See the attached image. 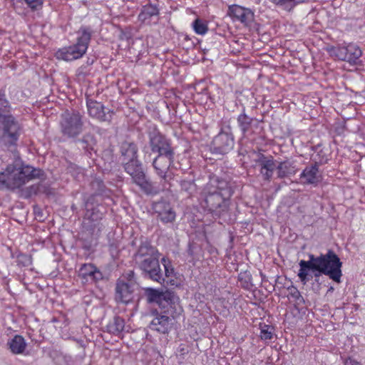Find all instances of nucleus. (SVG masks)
Wrapping results in <instances>:
<instances>
[{
	"instance_id": "473e14b6",
	"label": "nucleus",
	"mask_w": 365,
	"mask_h": 365,
	"mask_svg": "<svg viewBox=\"0 0 365 365\" xmlns=\"http://www.w3.org/2000/svg\"><path fill=\"white\" fill-rule=\"evenodd\" d=\"M146 297L149 302L160 304L165 299L164 294L157 289L148 288L145 290Z\"/></svg>"
},
{
	"instance_id": "4468645a",
	"label": "nucleus",
	"mask_w": 365,
	"mask_h": 365,
	"mask_svg": "<svg viewBox=\"0 0 365 365\" xmlns=\"http://www.w3.org/2000/svg\"><path fill=\"white\" fill-rule=\"evenodd\" d=\"M134 286V283H126L123 280L118 279L115 287L116 301L124 304L131 302L133 298Z\"/></svg>"
},
{
	"instance_id": "f8f14e48",
	"label": "nucleus",
	"mask_w": 365,
	"mask_h": 365,
	"mask_svg": "<svg viewBox=\"0 0 365 365\" xmlns=\"http://www.w3.org/2000/svg\"><path fill=\"white\" fill-rule=\"evenodd\" d=\"M150 146L152 152L158 153V155L175 154L170 140L159 132L154 133L150 136Z\"/></svg>"
},
{
	"instance_id": "ea45409f",
	"label": "nucleus",
	"mask_w": 365,
	"mask_h": 365,
	"mask_svg": "<svg viewBox=\"0 0 365 365\" xmlns=\"http://www.w3.org/2000/svg\"><path fill=\"white\" fill-rule=\"evenodd\" d=\"M290 296L296 300H298L302 297L299 290L295 287L290 292Z\"/></svg>"
},
{
	"instance_id": "bb28decb",
	"label": "nucleus",
	"mask_w": 365,
	"mask_h": 365,
	"mask_svg": "<svg viewBox=\"0 0 365 365\" xmlns=\"http://www.w3.org/2000/svg\"><path fill=\"white\" fill-rule=\"evenodd\" d=\"M125 327V321L120 317H115L113 321L107 326L108 331L113 335L119 336Z\"/></svg>"
},
{
	"instance_id": "5701e85b",
	"label": "nucleus",
	"mask_w": 365,
	"mask_h": 365,
	"mask_svg": "<svg viewBox=\"0 0 365 365\" xmlns=\"http://www.w3.org/2000/svg\"><path fill=\"white\" fill-rule=\"evenodd\" d=\"M11 352L14 354H21L26 348V342L24 338L19 334H16L7 343Z\"/></svg>"
},
{
	"instance_id": "cd10ccee",
	"label": "nucleus",
	"mask_w": 365,
	"mask_h": 365,
	"mask_svg": "<svg viewBox=\"0 0 365 365\" xmlns=\"http://www.w3.org/2000/svg\"><path fill=\"white\" fill-rule=\"evenodd\" d=\"M238 282L244 289L250 290L253 287L252 277L250 272H241L238 274Z\"/></svg>"
},
{
	"instance_id": "6e6552de",
	"label": "nucleus",
	"mask_w": 365,
	"mask_h": 365,
	"mask_svg": "<svg viewBox=\"0 0 365 365\" xmlns=\"http://www.w3.org/2000/svg\"><path fill=\"white\" fill-rule=\"evenodd\" d=\"M0 123L3 131V138L10 145H16L22 129L19 120L12 114L0 113Z\"/></svg>"
},
{
	"instance_id": "a211bd4d",
	"label": "nucleus",
	"mask_w": 365,
	"mask_h": 365,
	"mask_svg": "<svg viewBox=\"0 0 365 365\" xmlns=\"http://www.w3.org/2000/svg\"><path fill=\"white\" fill-rule=\"evenodd\" d=\"M260 165V173L262 174L264 180L270 182L274 169L277 168L275 162L272 157L267 158L262 155L261 158L257 161Z\"/></svg>"
},
{
	"instance_id": "7ed1b4c3",
	"label": "nucleus",
	"mask_w": 365,
	"mask_h": 365,
	"mask_svg": "<svg viewBox=\"0 0 365 365\" xmlns=\"http://www.w3.org/2000/svg\"><path fill=\"white\" fill-rule=\"evenodd\" d=\"M42 173L41 170L29 165L9 164L4 170L0 173V190L19 189L31 180L39 178Z\"/></svg>"
},
{
	"instance_id": "2f4dec72",
	"label": "nucleus",
	"mask_w": 365,
	"mask_h": 365,
	"mask_svg": "<svg viewBox=\"0 0 365 365\" xmlns=\"http://www.w3.org/2000/svg\"><path fill=\"white\" fill-rule=\"evenodd\" d=\"M192 26L195 33L201 36L206 34L209 30L207 22L200 18L192 22Z\"/></svg>"
},
{
	"instance_id": "ddd939ff",
	"label": "nucleus",
	"mask_w": 365,
	"mask_h": 365,
	"mask_svg": "<svg viewBox=\"0 0 365 365\" xmlns=\"http://www.w3.org/2000/svg\"><path fill=\"white\" fill-rule=\"evenodd\" d=\"M234 138L227 133L222 132L217 135L212 142L213 153L225 155L232 150Z\"/></svg>"
},
{
	"instance_id": "c756f323",
	"label": "nucleus",
	"mask_w": 365,
	"mask_h": 365,
	"mask_svg": "<svg viewBox=\"0 0 365 365\" xmlns=\"http://www.w3.org/2000/svg\"><path fill=\"white\" fill-rule=\"evenodd\" d=\"M86 212L84 217V223H86V220H89L92 222H93V225H91V227L96 226V222H98L102 217V214L100 213L98 210H96V208H92L90 210L88 208V203L87 202L86 205Z\"/></svg>"
},
{
	"instance_id": "aec40b11",
	"label": "nucleus",
	"mask_w": 365,
	"mask_h": 365,
	"mask_svg": "<svg viewBox=\"0 0 365 365\" xmlns=\"http://www.w3.org/2000/svg\"><path fill=\"white\" fill-rule=\"evenodd\" d=\"M253 121L254 118L246 114L245 108H244L242 112L237 118V125L244 138H247L252 133Z\"/></svg>"
},
{
	"instance_id": "412c9836",
	"label": "nucleus",
	"mask_w": 365,
	"mask_h": 365,
	"mask_svg": "<svg viewBox=\"0 0 365 365\" xmlns=\"http://www.w3.org/2000/svg\"><path fill=\"white\" fill-rule=\"evenodd\" d=\"M170 318L165 314H156L150 323V329L162 334L168 332L170 328Z\"/></svg>"
},
{
	"instance_id": "39448f33",
	"label": "nucleus",
	"mask_w": 365,
	"mask_h": 365,
	"mask_svg": "<svg viewBox=\"0 0 365 365\" xmlns=\"http://www.w3.org/2000/svg\"><path fill=\"white\" fill-rule=\"evenodd\" d=\"M92 31L89 27H81L78 31L76 43L72 46L58 49L56 53L58 59L70 61L81 58L87 51Z\"/></svg>"
},
{
	"instance_id": "dca6fc26",
	"label": "nucleus",
	"mask_w": 365,
	"mask_h": 365,
	"mask_svg": "<svg viewBox=\"0 0 365 365\" xmlns=\"http://www.w3.org/2000/svg\"><path fill=\"white\" fill-rule=\"evenodd\" d=\"M86 106L88 113L91 118H96L101 122L110 120L111 116H110V118L107 117L105 107L101 103L93 99H87Z\"/></svg>"
},
{
	"instance_id": "1a4fd4ad",
	"label": "nucleus",
	"mask_w": 365,
	"mask_h": 365,
	"mask_svg": "<svg viewBox=\"0 0 365 365\" xmlns=\"http://www.w3.org/2000/svg\"><path fill=\"white\" fill-rule=\"evenodd\" d=\"M61 132L69 138L78 136L83 130L82 116L78 112L66 110L61 115Z\"/></svg>"
},
{
	"instance_id": "423d86ee",
	"label": "nucleus",
	"mask_w": 365,
	"mask_h": 365,
	"mask_svg": "<svg viewBox=\"0 0 365 365\" xmlns=\"http://www.w3.org/2000/svg\"><path fill=\"white\" fill-rule=\"evenodd\" d=\"M175 154H161L158 155L153 162V166L155 170L156 174L164 181L171 179V175H173V170H180L184 172L187 170L183 168L182 164L178 161H174Z\"/></svg>"
},
{
	"instance_id": "0eeeda50",
	"label": "nucleus",
	"mask_w": 365,
	"mask_h": 365,
	"mask_svg": "<svg viewBox=\"0 0 365 365\" xmlns=\"http://www.w3.org/2000/svg\"><path fill=\"white\" fill-rule=\"evenodd\" d=\"M125 170L131 176L133 182L139 186L144 193L150 195L155 192L152 182L147 179L141 165L138 160L126 163Z\"/></svg>"
},
{
	"instance_id": "393cba45",
	"label": "nucleus",
	"mask_w": 365,
	"mask_h": 365,
	"mask_svg": "<svg viewBox=\"0 0 365 365\" xmlns=\"http://www.w3.org/2000/svg\"><path fill=\"white\" fill-rule=\"evenodd\" d=\"M122 155L128 160V162L137 160L138 148L134 143L123 142L120 146Z\"/></svg>"
},
{
	"instance_id": "e433bc0d",
	"label": "nucleus",
	"mask_w": 365,
	"mask_h": 365,
	"mask_svg": "<svg viewBox=\"0 0 365 365\" xmlns=\"http://www.w3.org/2000/svg\"><path fill=\"white\" fill-rule=\"evenodd\" d=\"M0 110L4 112H10L11 105L4 93H0Z\"/></svg>"
},
{
	"instance_id": "58836bf2",
	"label": "nucleus",
	"mask_w": 365,
	"mask_h": 365,
	"mask_svg": "<svg viewBox=\"0 0 365 365\" xmlns=\"http://www.w3.org/2000/svg\"><path fill=\"white\" fill-rule=\"evenodd\" d=\"M178 352L182 359H185V356L188 354L189 351L185 345L180 344L178 347Z\"/></svg>"
},
{
	"instance_id": "6ab92c4d",
	"label": "nucleus",
	"mask_w": 365,
	"mask_h": 365,
	"mask_svg": "<svg viewBox=\"0 0 365 365\" xmlns=\"http://www.w3.org/2000/svg\"><path fill=\"white\" fill-rule=\"evenodd\" d=\"M299 177L304 184L317 185L319 182V166L317 164H312L306 167Z\"/></svg>"
},
{
	"instance_id": "c9c22d12",
	"label": "nucleus",
	"mask_w": 365,
	"mask_h": 365,
	"mask_svg": "<svg viewBox=\"0 0 365 365\" xmlns=\"http://www.w3.org/2000/svg\"><path fill=\"white\" fill-rule=\"evenodd\" d=\"M25 3L31 11H36L41 9L43 0H24Z\"/></svg>"
},
{
	"instance_id": "f3484780",
	"label": "nucleus",
	"mask_w": 365,
	"mask_h": 365,
	"mask_svg": "<svg viewBox=\"0 0 365 365\" xmlns=\"http://www.w3.org/2000/svg\"><path fill=\"white\" fill-rule=\"evenodd\" d=\"M160 11L157 5L148 4L142 7L138 19L142 24L150 26L153 18L158 17Z\"/></svg>"
},
{
	"instance_id": "4c0bfd02",
	"label": "nucleus",
	"mask_w": 365,
	"mask_h": 365,
	"mask_svg": "<svg viewBox=\"0 0 365 365\" xmlns=\"http://www.w3.org/2000/svg\"><path fill=\"white\" fill-rule=\"evenodd\" d=\"M162 263L165 267V276L168 277L173 276L174 274V269L172 267L171 262L168 259L163 257L162 259Z\"/></svg>"
},
{
	"instance_id": "72a5a7b5",
	"label": "nucleus",
	"mask_w": 365,
	"mask_h": 365,
	"mask_svg": "<svg viewBox=\"0 0 365 365\" xmlns=\"http://www.w3.org/2000/svg\"><path fill=\"white\" fill-rule=\"evenodd\" d=\"M260 334L259 336L262 340L267 341L271 340L273 338L274 328L264 323L259 324Z\"/></svg>"
},
{
	"instance_id": "79ce46f5",
	"label": "nucleus",
	"mask_w": 365,
	"mask_h": 365,
	"mask_svg": "<svg viewBox=\"0 0 365 365\" xmlns=\"http://www.w3.org/2000/svg\"><path fill=\"white\" fill-rule=\"evenodd\" d=\"M344 365H361L360 362L356 361L355 359L349 357L344 361Z\"/></svg>"
},
{
	"instance_id": "37998d69",
	"label": "nucleus",
	"mask_w": 365,
	"mask_h": 365,
	"mask_svg": "<svg viewBox=\"0 0 365 365\" xmlns=\"http://www.w3.org/2000/svg\"><path fill=\"white\" fill-rule=\"evenodd\" d=\"M180 185L182 189L187 190L189 188V187L192 185V183L190 181H182Z\"/></svg>"
},
{
	"instance_id": "f03ea898",
	"label": "nucleus",
	"mask_w": 365,
	"mask_h": 365,
	"mask_svg": "<svg viewBox=\"0 0 365 365\" xmlns=\"http://www.w3.org/2000/svg\"><path fill=\"white\" fill-rule=\"evenodd\" d=\"M232 194L227 181L217 177L210 178L205 188L206 208L216 215H221L227 211Z\"/></svg>"
},
{
	"instance_id": "9d476101",
	"label": "nucleus",
	"mask_w": 365,
	"mask_h": 365,
	"mask_svg": "<svg viewBox=\"0 0 365 365\" xmlns=\"http://www.w3.org/2000/svg\"><path fill=\"white\" fill-rule=\"evenodd\" d=\"M227 15L233 22H239L244 26H250L255 19L254 11L238 4L228 6Z\"/></svg>"
},
{
	"instance_id": "7c9ffc66",
	"label": "nucleus",
	"mask_w": 365,
	"mask_h": 365,
	"mask_svg": "<svg viewBox=\"0 0 365 365\" xmlns=\"http://www.w3.org/2000/svg\"><path fill=\"white\" fill-rule=\"evenodd\" d=\"M275 5L282 7L287 11H291L297 4L307 1L308 0H269Z\"/></svg>"
},
{
	"instance_id": "9b49d317",
	"label": "nucleus",
	"mask_w": 365,
	"mask_h": 365,
	"mask_svg": "<svg viewBox=\"0 0 365 365\" xmlns=\"http://www.w3.org/2000/svg\"><path fill=\"white\" fill-rule=\"evenodd\" d=\"M153 212L163 224L173 223L176 218V213L171 204L161 200L153 204Z\"/></svg>"
},
{
	"instance_id": "20e7f679",
	"label": "nucleus",
	"mask_w": 365,
	"mask_h": 365,
	"mask_svg": "<svg viewBox=\"0 0 365 365\" xmlns=\"http://www.w3.org/2000/svg\"><path fill=\"white\" fill-rule=\"evenodd\" d=\"M159 252L157 249L145 243L139 247L135 254V261L139 268L153 281L160 282L163 279L159 264Z\"/></svg>"
},
{
	"instance_id": "f257e3e1",
	"label": "nucleus",
	"mask_w": 365,
	"mask_h": 365,
	"mask_svg": "<svg viewBox=\"0 0 365 365\" xmlns=\"http://www.w3.org/2000/svg\"><path fill=\"white\" fill-rule=\"evenodd\" d=\"M299 265V270L297 276L304 283L313 277H319L322 274L328 276L330 279L336 283L341 282L342 262L338 255L331 250L319 256L310 254L309 260L302 259Z\"/></svg>"
},
{
	"instance_id": "a19ab883",
	"label": "nucleus",
	"mask_w": 365,
	"mask_h": 365,
	"mask_svg": "<svg viewBox=\"0 0 365 365\" xmlns=\"http://www.w3.org/2000/svg\"><path fill=\"white\" fill-rule=\"evenodd\" d=\"M135 273L133 271L130 270L128 273H126L125 278L127 279L128 282H125L126 283H134L133 279H134Z\"/></svg>"
},
{
	"instance_id": "c03bdc74",
	"label": "nucleus",
	"mask_w": 365,
	"mask_h": 365,
	"mask_svg": "<svg viewBox=\"0 0 365 365\" xmlns=\"http://www.w3.org/2000/svg\"><path fill=\"white\" fill-rule=\"evenodd\" d=\"M108 113H111L113 114V110H109Z\"/></svg>"
},
{
	"instance_id": "f704fd0d",
	"label": "nucleus",
	"mask_w": 365,
	"mask_h": 365,
	"mask_svg": "<svg viewBox=\"0 0 365 365\" xmlns=\"http://www.w3.org/2000/svg\"><path fill=\"white\" fill-rule=\"evenodd\" d=\"M33 259L31 255L20 253L17 255V264L21 267H29L32 264Z\"/></svg>"
},
{
	"instance_id": "b1692460",
	"label": "nucleus",
	"mask_w": 365,
	"mask_h": 365,
	"mask_svg": "<svg viewBox=\"0 0 365 365\" xmlns=\"http://www.w3.org/2000/svg\"><path fill=\"white\" fill-rule=\"evenodd\" d=\"M346 55L347 56L346 62L355 64L361 56L362 51L356 44L349 43L346 45Z\"/></svg>"
},
{
	"instance_id": "c85d7f7f",
	"label": "nucleus",
	"mask_w": 365,
	"mask_h": 365,
	"mask_svg": "<svg viewBox=\"0 0 365 365\" xmlns=\"http://www.w3.org/2000/svg\"><path fill=\"white\" fill-rule=\"evenodd\" d=\"M328 160L329 158L326 150L317 145L315 148V153L312 155V160L314 162V164H317L319 167L320 165L327 163Z\"/></svg>"
},
{
	"instance_id": "2eb2a0df",
	"label": "nucleus",
	"mask_w": 365,
	"mask_h": 365,
	"mask_svg": "<svg viewBox=\"0 0 365 365\" xmlns=\"http://www.w3.org/2000/svg\"><path fill=\"white\" fill-rule=\"evenodd\" d=\"M78 277L85 282H97L102 279L103 274L93 264L84 263L79 269Z\"/></svg>"
},
{
	"instance_id": "a878e982",
	"label": "nucleus",
	"mask_w": 365,
	"mask_h": 365,
	"mask_svg": "<svg viewBox=\"0 0 365 365\" xmlns=\"http://www.w3.org/2000/svg\"><path fill=\"white\" fill-rule=\"evenodd\" d=\"M329 55L334 60L346 61V45L331 46L327 49Z\"/></svg>"
},
{
	"instance_id": "4be33fe9",
	"label": "nucleus",
	"mask_w": 365,
	"mask_h": 365,
	"mask_svg": "<svg viewBox=\"0 0 365 365\" xmlns=\"http://www.w3.org/2000/svg\"><path fill=\"white\" fill-rule=\"evenodd\" d=\"M276 169L279 178H284L288 176L294 175L298 170L294 163L289 160L280 162Z\"/></svg>"
}]
</instances>
